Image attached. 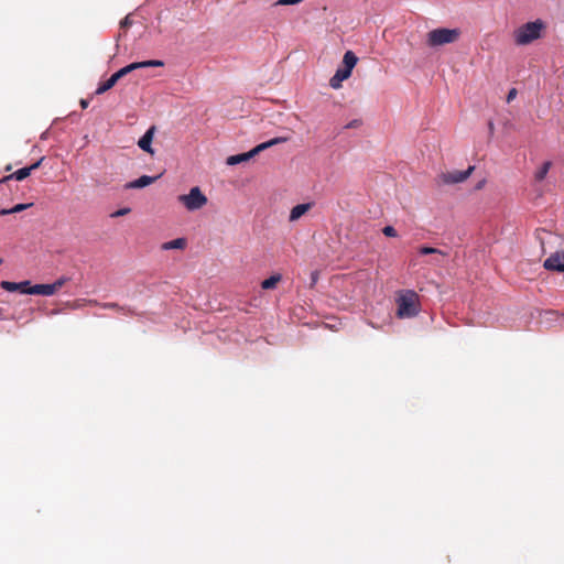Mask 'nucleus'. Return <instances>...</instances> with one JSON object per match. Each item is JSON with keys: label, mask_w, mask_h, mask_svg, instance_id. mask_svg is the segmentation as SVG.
I'll list each match as a JSON object with an SVG mask.
<instances>
[{"label": "nucleus", "mask_w": 564, "mask_h": 564, "mask_svg": "<svg viewBox=\"0 0 564 564\" xmlns=\"http://www.w3.org/2000/svg\"><path fill=\"white\" fill-rule=\"evenodd\" d=\"M88 105H89V101L87 99H82L80 100V107L83 109H86L88 107Z\"/></svg>", "instance_id": "nucleus-28"}, {"label": "nucleus", "mask_w": 564, "mask_h": 564, "mask_svg": "<svg viewBox=\"0 0 564 564\" xmlns=\"http://www.w3.org/2000/svg\"><path fill=\"white\" fill-rule=\"evenodd\" d=\"M42 161H43V159H40L37 162H35L34 164H32L30 166L19 169L14 173L4 176L0 182H7L12 178H14L17 181H22V180L26 178L31 174L32 171L36 170L41 165Z\"/></svg>", "instance_id": "nucleus-10"}, {"label": "nucleus", "mask_w": 564, "mask_h": 564, "mask_svg": "<svg viewBox=\"0 0 564 564\" xmlns=\"http://www.w3.org/2000/svg\"><path fill=\"white\" fill-rule=\"evenodd\" d=\"M417 251L422 256H427V254H437V256H442V257L447 256V253L445 251H443L441 249L433 248V247H427V246L420 247Z\"/></svg>", "instance_id": "nucleus-20"}, {"label": "nucleus", "mask_w": 564, "mask_h": 564, "mask_svg": "<svg viewBox=\"0 0 564 564\" xmlns=\"http://www.w3.org/2000/svg\"><path fill=\"white\" fill-rule=\"evenodd\" d=\"M459 31L457 29L440 28L432 30L426 35V44L430 47H436L449 43H454L459 37Z\"/></svg>", "instance_id": "nucleus-5"}, {"label": "nucleus", "mask_w": 564, "mask_h": 564, "mask_svg": "<svg viewBox=\"0 0 564 564\" xmlns=\"http://www.w3.org/2000/svg\"><path fill=\"white\" fill-rule=\"evenodd\" d=\"M28 294H36V295H44V296H51L55 294L54 288L52 284H35L31 285V288H28L25 291Z\"/></svg>", "instance_id": "nucleus-15"}, {"label": "nucleus", "mask_w": 564, "mask_h": 564, "mask_svg": "<svg viewBox=\"0 0 564 564\" xmlns=\"http://www.w3.org/2000/svg\"><path fill=\"white\" fill-rule=\"evenodd\" d=\"M317 279H318V273L317 272H313L312 273V283L315 284Z\"/></svg>", "instance_id": "nucleus-29"}, {"label": "nucleus", "mask_w": 564, "mask_h": 564, "mask_svg": "<svg viewBox=\"0 0 564 564\" xmlns=\"http://www.w3.org/2000/svg\"><path fill=\"white\" fill-rule=\"evenodd\" d=\"M382 232L387 237H397L398 236L397 230L392 226L383 227Z\"/></svg>", "instance_id": "nucleus-24"}, {"label": "nucleus", "mask_w": 564, "mask_h": 564, "mask_svg": "<svg viewBox=\"0 0 564 564\" xmlns=\"http://www.w3.org/2000/svg\"><path fill=\"white\" fill-rule=\"evenodd\" d=\"M312 206H313L312 203H304V204H299V205L294 206L290 212L289 220L291 223L299 220L303 215H305L312 208Z\"/></svg>", "instance_id": "nucleus-14"}, {"label": "nucleus", "mask_w": 564, "mask_h": 564, "mask_svg": "<svg viewBox=\"0 0 564 564\" xmlns=\"http://www.w3.org/2000/svg\"><path fill=\"white\" fill-rule=\"evenodd\" d=\"M118 82V78L115 74H112L106 82L100 83L98 88L96 89L97 95H101L107 90L111 89Z\"/></svg>", "instance_id": "nucleus-17"}, {"label": "nucleus", "mask_w": 564, "mask_h": 564, "mask_svg": "<svg viewBox=\"0 0 564 564\" xmlns=\"http://www.w3.org/2000/svg\"><path fill=\"white\" fill-rule=\"evenodd\" d=\"M397 315L400 318L413 317L419 313V296L414 291H406L398 300Z\"/></svg>", "instance_id": "nucleus-3"}, {"label": "nucleus", "mask_w": 564, "mask_h": 564, "mask_svg": "<svg viewBox=\"0 0 564 564\" xmlns=\"http://www.w3.org/2000/svg\"><path fill=\"white\" fill-rule=\"evenodd\" d=\"M473 171H474V166H469L465 171H457V170L449 171L446 173H442L440 178H441L442 183L447 184V185L458 184V183L466 181L470 176Z\"/></svg>", "instance_id": "nucleus-8"}, {"label": "nucleus", "mask_w": 564, "mask_h": 564, "mask_svg": "<svg viewBox=\"0 0 564 564\" xmlns=\"http://www.w3.org/2000/svg\"><path fill=\"white\" fill-rule=\"evenodd\" d=\"M488 127H489L490 132H492V131H494V122H492V121H490V122L488 123Z\"/></svg>", "instance_id": "nucleus-32"}, {"label": "nucleus", "mask_w": 564, "mask_h": 564, "mask_svg": "<svg viewBox=\"0 0 564 564\" xmlns=\"http://www.w3.org/2000/svg\"><path fill=\"white\" fill-rule=\"evenodd\" d=\"M430 263L436 264V265L441 264V262H440V260L437 258H434L433 260H431Z\"/></svg>", "instance_id": "nucleus-31"}, {"label": "nucleus", "mask_w": 564, "mask_h": 564, "mask_svg": "<svg viewBox=\"0 0 564 564\" xmlns=\"http://www.w3.org/2000/svg\"><path fill=\"white\" fill-rule=\"evenodd\" d=\"M186 246V240L184 238H177L162 245V249L171 250V249H184Z\"/></svg>", "instance_id": "nucleus-18"}, {"label": "nucleus", "mask_w": 564, "mask_h": 564, "mask_svg": "<svg viewBox=\"0 0 564 564\" xmlns=\"http://www.w3.org/2000/svg\"><path fill=\"white\" fill-rule=\"evenodd\" d=\"M517 96V89L516 88H512L509 90L508 95H507V101L510 102L511 100H513Z\"/></svg>", "instance_id": "nucleus-26"}, {"label": "nucleus", "mask_w": 564, "mask_h": 564, "mask_svg": "<svg viewBox=\"0 0 564 564\" xmlns=\"http://www.w3.org/2000/svg\"><path fill=\"white\" fill-rule=\"evenodd\" d=\"M281 274H273L270 278L263 280L261 282V288L264 290H271L276 286V284L281 281Z\"/></svg>", "instance_id": "nucleus-19"}, {"label": "nucleus", "mask_w": 564, "mask_h": 564, "mask_svg": "<svg viewBox=\"0 0 564 564\" xmlns=\"http://www.w3.org/2000/svg\"><path fill=\"white\" fill-rule=\"evenodd\" d=\"M32 205H33L32 203H30V204H18V205L13 206L12 208L1 209L0 210V216L23 212V210L28 209L29 207H31Z\"/></svg>", "instance_id": "nucleus-21"}, {"label": "nucleus", "mask_w": 564, "mask_h": 564, "mask_svg": "<svg viewBox=\"0 0 564 564\" xmlns=\"http://www.w3.org/2000/svg\"><path fill=\"white\" fill-rule=\"evenodd\" d=\"M159 177H160V175H158V176L142 175L141 177L127 183L124 185V188L126 189L143 188L145 186L153 184Z\"/></svg>", "instance_id": "nucleus-12"}, {"label": "nucleus", "mask_w": 564, "mask_h": 564, "mask_svg": "<svg viewBox=\"0 0 564 564\" xmlns=\"http://www.w3.org/2000/svg\"><path fill=\"white\" fill-rule=\"evenodd\" d=\"M357 62L358 57L356 54L352 51H347L343 57V66L339 67L329 79V86L333 89H339L341 87V83L350 77Z\"/></svg>", "instance_id": "nucleus-2"}, {"label": "nucleus", "mask_w": 564, "mask_h": 564, "mask_svg": "<svg viewBox=\"0 0 564 564\" xmlns=\"http://www.w3.org/2000/svg\"><path fill=\"white\" fill-rule=\"evenodd\" d=\"M154 132H155V127L152 126L147 130V132L138 141V145L140 147V149H142L143 151H145L147 153H149L151 155L154 154V150L151 147V143H152V140L154 137Z\"/></svg>", "instance_id": "nucleus-11"}, {"label": "nucleus", "mask_w": 564, "mask_h": 564, "mask_svg": "<svg viewBox=\"0 0 564 564\" xmlns=\"http://www.w3.org/2000/svg\"><path fill=\"white\" fill-rule=\"evenodd\" d=\"M1 288L9 292L20 291L23 294H28L25 291L28 288H31L30 281H22V282H9V281H2L0 283Z\"/></svg>", "instance_id": "nucleus-13"}, {"label": "nucleus", "mask_w": 564, "mask_h": 564, "mask_svg": "<svg viewBox=\"0 0 564 564\" xmlns=\"http://www.w3.org/2000/svg\"><path fill=\"white\" fill-rule=\"evenodd\" d=\"M357 126H358V121L354 120V121H351L350 123L347 124V128H352V127H357Z\"/></svg>", "instance_id": "nucleus-30"}, {"label": "nucleus", "mask_w": 564, "mask_h": 564, "mask_svg": "<svg viewBox=\"0 0 564 564\" xmlns=\"http://www.w3.org/2000/svg\"><path fill=\"white\" fill-rule=\"evenodd\" d=\"M552 166V163L550 161L544 162L541 167L535 172V180L536 181H543L549 173L550 169Z\"/></svg>", "instance_id": "nucleus-22"}, {"label": "nucleus", "mask_w": 564, "mask_h": 564, "mask_svg": "<svg viewBox=\"0 0 564 564\" xmlns=\"http://www.w3.org/2000/svg\"><path fill=\"white\" fill-rule=\"evenodd\" d=\"M181 202L189 212L198 210L207 204V197L203 194L198 186L192 187L186 195H180Z\"/></svg>", "instance_id": "nucleus-6"}, {"label": "nucleus", "mask_w": 564, "mask_h": 564, "mask_svg": "<svg viewBox=\"0 0 564 564\" xmlns=\"http://www.w3.org/2000/svg\"><path fill=\"white\" fill-rule=\"evenodd\" d=\"M2 263V259H0V264Z\"/></svg>", "instance_id": "nucleus-33"}, {"label": "nucleus", "mask_w": 564, "mask_h": 564, "mask_svg": "<svg viewBox=\"0 0 564 564\" xmlns=\"http://www.w3.org/2000/svg\"><path fill=\"white\" fill-rule=\"evenodd\" d=\"M85 302L87 304H89V305H98V306H100L102 308L120 311V312H123L127 315H132L133 314V311L131 308L122 307V306H120L117 303H98L96 300H87Z\"/></svg>", "instance_id": "nucleus-16"}, {"label": "nucleus", "mask_w": 564, "mask_h": 564, "mask_svg": "<svg viewBox=\"0 0 564 564\" xmlns=\"http://www.w3.org/2000/svg\"><path fill=\"white\" fill-rule=\"evenodd\" d=\"M288 140H289L288 137H276V138H273V139L267 141V142L258 144L252 150H250V151H248L246 153H240V154L228 156L226 163L228 165H236V164L246 162V161L252 159L253 156H256L257 154H259L260 152H262V151H264V150H267V149H269V148H271L273 145H276V144H280V143H284Z\"/></svg>", "instance_id": "nucleus-4"}, {"label": "nucleus", "mask_w": 564, "mask_h": 564, "mask_svg": "<svg viewBox=\"0 0 564 564\" xmlns=\"http://www.w3.org/2000/svg\"><path fill=\"white\" fill-rule=\"evenodd\" d=\"M128 213H130V208L128 207H124V208H121V209H118L117 212H115L111 217H120V216H124L127 215Z\"/></svg>", "instance_id": "nucleus-25"}, {"label": "nucleus", "mask_w": 564, "mask_h": 564, "mask_svg": "<svg viewBox=\"0 0 564 564\" xmlns=\"http://www.w3.org/2000/svg\"><path fill=\"white\" fill-rule=\"evenodd\" d=\"M545 24L542 20L528 22L514 31V42L518 45H527L541 36Z\"/></svg>", "instance_id": "nucleus-1"}, {"label": "nucleus", "mask_w": 564, "mask_h": 564, "mask_svg": "<svg viewBox=\"0 0 564 564\" xmlns=\"http://www.w3.org/2000/svg\"><path fill=\"white\" fill-rule=\"evenodd\" d=\"M164 63L159 59H151V61H144V62H135L131 63L122 68H120L118 72L113 73L118 80L121 79L123 76L128 75L129 73L139 69V68H145V67H161Z\"/></svg>", "instance_id": "nucleus-7"}, {"label": "nucleus", "mask_w": 564, "mask_h": 564, "mask_svg": "<svg viewBox=\"0 0 564 564\" xmlns=\"http://www.w3.org/2000/svg\"><path fill=\"white\" fill-rule=\"evenodd\" d=\"M543 267L549 271L564 272V251L552 253L545 259Z\"/></svg>", "instance_id": "nucleus-9"}, {"label": "nucleus", "mask_w": 564, "mask_h": 564, "mask_svg": "<svg viewBox=\"0 0 564 564\" xmlns=\"http://www.w3.org/2000/svg\"><path fill=\"white\" fill-rule=\"evenodd\" d=\"M67 278L62 276L57 279L54 283H51L52 286L54 288L55 293L67 282Z\"/></svg>", "instance_id": "nucleus-23"}, {"label": "nucleus", "mask_w": 564, "mask_h": 564, "mask_svg": "<svg viewBox=\"0 0 564 564\" xmlns=\"http://www.w3.org/2000/svg\"><path fill=\"white\" fill-rule=\"evenodd\" d=\"M131 24V20H130V17L127 15L121 22H120V26L121 28H128L129 25Z\"/></svg>", "instance_id": "nucleus-27"}]
</instances>
